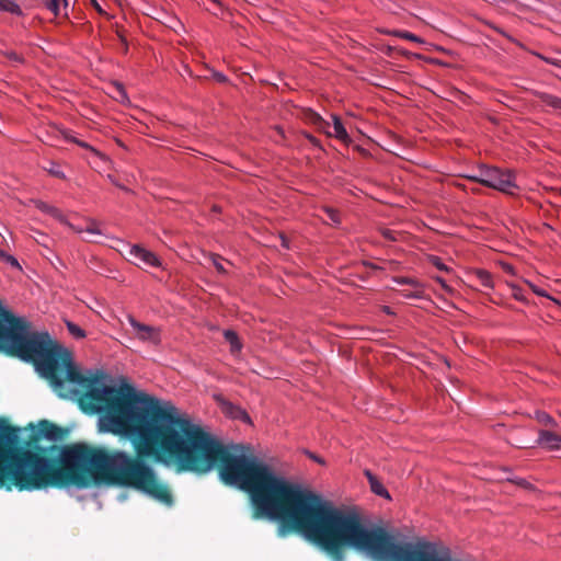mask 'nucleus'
<instances>
[{"instance_id": "nucleus-1", "label": "nucleus", "mask_w": 561, "mask_h": 561, "mask_svg": "<svg viewBox=\"0 0 561 561\" xmlns=\"http://www.w3.org/2000/svg\"><path fill=\"white\" fill-rule=\"evenodd\" d=\"M356 551L374 561H461L449 548L431 541L398 542L380 526L367 527L356 514Z\"/></svg>"}, {"instance_id": "nucleus-2", "label": "nucleus", "mask_w": 561, "mask_h": 561, "mask_svg": "<svg viewBox=\"0 0 561 561\" xmlns=\"http://www.w3.org/2000/svg\"><path fill=\"white\" fill-rule=\"evenodd\" d=\"M468 179L505 194H514L513 191L517 187L510 170H501L495 167H481L478 174L470 175Z\"/></svg>"}, {"instance_id": "nucleus-3", "label": "nucleus", "mask_w": 561, "mask_h": 561, "mask_svg": "<svg viewBox=\"0 0 561 561\" xmlns=\"http://www.w3.org/2000/svg\"><path fill=\"white\" fill-rule=\"evenodd\" d=\"M128 322L133 329L131 334L144 343L159 345L161 342L160 329L139 322L133 316H128Z\"/></svg>"}, {"instance_id": "nucleus-4", "label": "nucleus", "mask_w": 561, "mask_h": 561, "mask_svg": "<svg viewBox=\"0 0 561 561\" xmlns=\"http://www.w3.org/2000/svg\"><path fill=\"white\" fill-rule=\"evenodd\" d=\"M128 255L130 256V260L139 261L148 266L158 267L161 265L160 260L157 257V255L153 252H151L138 244H134V245L129 247Z\"/></svg>"}, {"instance_id": "nucleus-5", "label": "nucleus", "mask_w": 561, "mask_h": 561, "mask_svg": "<svg viewBox=\"0 0 561 561\" xmlns=\"http://www.w3.org/2000/svg\"><path fill=\"white\" fill-rule=\"evenodd\" d=\"M66 434V431L48 420H42L38 422V435L50 440L61 439Z\"/></svg>"}, {"instance_id": "nucleus-6", "label": "nucleus", "mask_w": 561, "mask_h": 561, "mask_svg": "<svg viewBox=\"0 0 561 561\" xmlns=\"http://www.w3.org/2000/svg\"><path fill=\"white\" fill-rule=\"evenodd\" d=\"M537 443L550 450L559 449L561 445V436L549 432V431H540Z\"/></svg>"}, {"instance_id": "nucleus-7", "label": "nucleus", "mask_w": 561, "mask_h": 561, "mask_svg": "<svg viewBox=\"0 0 561 561\" xmlns=\"http://www.w3.org/2000/svg\"><path fill=\"white\" fill-rule=\"evenodd\" d=\"M365 476L368 479L370 490L382 497L390 499L389 492L386 490V488L382 485V483L369 471H365Z\"/></svg>"}, {"instance_id": "nucleus-8", "label": "nucleus", "mask_w": 561, "mask_h": 561, "mask_svg": "<svg viewBox=\"0 0 561 561\" xmlns=\"http://www.w3.org/2000/svg\"><path fill=\"white\" fill-rule=\"evenodd\" d=\"M329 136H334L341 140H346L348 135L343 126V123L339 116L333 115V131L323 129Z\"/></svg>"}, {"instance_id": "nucleus-9", "label": "nucleus", "mask_w": 561, "mask_h": 561, "mask_svg": "<svg viewBox=\"0 0 561 561\" xmlns=\"http://www.w3.org/2000/svg\"><path fill=\"white\" fill-rule=\"evenodd\" d=\"M226 341L230 344L231 353H238L241 351L242 344L238 337V334L232 330H226L224 332Z\"/></svg>"}, {"instance_id": "nucleus-10", "label": "nucleus", "mask_w": 561, "mask_h": 561, "mask_svg": "<svg viewBox=\"0 0 561 561\" xmlns=\"http://www.w3.org/2000/svg\"><path fill=\"white\" fill-rule=\"evenodd\" d=\"M306 119L317 126L319 129L329 128L330 125L325 122L318 113L312 110H308L305 114Z\"/></svg>"}, {"instance_id": "nucleus-11", "label": "nucleus", "mask_w": 561, "mask_h": 561, "mask_svg": "<svg viewBox=\"0 0 561 561\" xmlns=\"http://www.w3.org/2000/svg\"><path fill=\"white\" fill-rule=\"evenodd\" d=\"M537 96L540 99L542 103H545L548 106H551L556 110H561V99L543 92H538Z\"/></svg>"}, {"instance_id": "nucleus-12", "label": "nucleus", "mask_w": 561, "mask_h": 561, "mask_svg": "<svg viewBox=\"0 0 561 561\" xmlns=\"http://www.w3.org/2000/svg\"><path fill=\"white\" fill-rule=\"evenodd\" d=\"M35 204H36V207L39 210H42L43 213H46V214L53 216L54 218L62 220V214L58 208H56L51 205H48L47 203L42 202V201H37Z\"/></svg>"}, {"instance_id": "nucleus-13", "label": "nucleus", "mask_w": 561, "mask_h": 561, "mask_svg": "<svg viewBox=\"0 0 561 561\" xmlns=\"http://www.w3.org/2000/svg\"><path fill=\"white\" fill-rule=\"evenodd\" d=\"M0 10L10 12L15 15L22 14L20 5L13 0H0Z\"/></svg>"}, {"instance_id": "nucleus-14", "label": "nucleus", "mask_w": 561, "mask_h": 561, "mask_svg": "<svg viewBox=\"0 0 561 561\" xmlns=\"http://www.w3.org/2000/svg\"><path fill=\"white\" fill-rule=\"evenodd\" d=\"M474 275L483 287L491 288L493 286V279L489 272L484 270H478L476 271Z\"/></svg>"}, {"instance_id": "nucleus-15", "label": "nucleus", "mask_w": 561, "mask_h": 561, "mask_svg": "<svg viewBox=\"0 0 561 561\" xmlns=\"http://www.w3.org/2000/svg\"><path fill=\"white\" fill-rule=\"evenodd\" d=\"M535 419L538 421V423L545 426L554 427L557 425V422L553 420V417H551L545 411H536Z\"/></svg>"}, {"instance_id": "nucleus-16", "label": "nucleus", "mask_w": 561, "mask_h": 561, "mask_svg": "<svg viewBox=\"0 0 561 561\" xmlns=\"http://www.w3.org/2000/svg\"><path fill=\"white\" fill-rule=\"evenodd\" d=\"M391 34H393L398 37L404 38V39L415 42V43H420V44L424 43V41L421 37L416 36L413 33H410L408 31H393Z\"/></svg>"}, {"instance_id": "nucleus-17", "label": "nucleus", "mask_w": 561, "mask_h": 561, "mask_svg": "<svg viewBox=\"0 0 561 561\" xmlns=\"http://www.w3.org/2000/svg\"><path fill=\"white\" fill-rule=\"evenodd\" d=\"M67 329L69 333L76 339H83L85 336V332L73 322L68 321Z\"/></svg>"}, {"instance_id": "nucleus-18", "label": "nucleus", "mask_w": 561, "mask_h": 561, "mask_svg": "<svg viewBox=\"0 0 561 561\" xmlns=\"http://www.w3.org/2000/svg\"><path fill=\"white\" fill-rule=\"evenodd\" d=\"M398 285H410L412 286L413 288H421V284L419 280L414 279V278H409V277H396L393 279Z\"/></svg>"}, {"instance_id": "nucleus-19", "label": "nucleus", "mask_w": 561, "mask_h": 561, "mask_svg": "<svg viewBox=\"0 0 561 561\" xmlns=\"http://www.w3.org/2000/svg\"><path fill=\"white\" fill-rule=\"evenodd\" d=\"M324 213L327 214L328 218L335 225H339L341 222L340 213L332 208V207H324Z\"/></svg>"}, {"instance_id": "nucleus-20", "label": "nucleus", "mask_w": 561, "mask_h": 561, "mask_svg": "<svg viewBox=\"0 0 561 561\" xmlns=\"http://www.w3.org/2000/svg\"><path fill=\"white\" fill-rule=\"evenodd\" d=\"M210 260L215 266V268L217 270L218 273L220 274H226L227 271L226 268L224 267L222 263H221V256L218 255V254H211L210 255Z\"/></svg>"}, {"instance_id": "nucleus-21", "label": "nucleus", "mask_w": 561, "mask_h": 561, "mask_svg": "<svg viewBox=\"0 0 561 561\" xmlns=\"http://www.w3.org/2000/svg\"><path fill=\"white\" fill-rule=\"evenodd\" d=\"M61 133H62V136L65 137L66 140L75 142V144L79 145L82 148L92 149L87 142L77 139L69 131L64 130Z\"/></svg>"}, {"instance_id": "nucleus-22", "label": "nucleus", "mask_w": 561, "mask_h": 561, "mask_svg": "<svg viewBox=\"0 0 561 561\" xmlns=\"http://www.w3.org/2000/svg\"><path fill=\"white\" fill-rule=\"evenodd\" d=\"M231 410L236 411V412L231 411L233 417L242 419V420H244L247 422L250 421V417H249L248 413L244 410H242L240 408H234V407H231Z\"/></svg>"}, {"instance_id": "nucleus-23", "label": "nucleus", "mask_w": 561, "mask_h": 561, "mask_svg": "<svg viewBox=\"0 0 561 561\" xmlns=\"http://www.w3.org/2000/svg\"><path fill=\"white\" fill-rule=\"evenodd\" d=\"M79 232L85 231L93 234H101L102 232L99 230L98 225L94 221H91L84 229L78 230Z\"/></svg>"}, {"instance_id": "nucleus-24", "label": "nucleus", "mask_w": 561, "mask_h": 561, "mask_svg": "<svg viewBox=\"0 0 561 561\" xmlns=\"http://www.w3.org/2000/svg\"><path fill=\"white\" fill-rule=\"evenodd\" d=\"M47 171L53 176H56V178H59V179H65L64 172L54 163H51V167L49 169H47Z\"/></svg>"}, {"instance_id": "nucleus-25", "label": "nucleus", "mask_w": 561, "mask_h": 561, "mask_svg": "<svg viewBox=\"0 0 561 561\" xmlns=\"http://www.w3.org/2000/svg\"><path fill=\"white\" fill-rule=\"evenodd\" d=\"M402 295L407 298H419L422 295V287L414 288V291L402 290Z\"/></svg>"}, {"instance_id": "nucleus-26", "label": "nucleus", "mask_w": 561, "mask_h": 561, "mask_svg": "<svg viewBox=\"0 0 561 561\" xmlns=\"http://www.w3.org/2000/svg\"><path fill=\"white\" fill-rule=\"evenodd\" d=\"M48 10H50L55 15L59 13V0H50L47 3Z\"/></svg>"}, {"instance_id": "nucleus-27", "label": "nucleus", "mask_w": 561, "mask_h": 561, "mask_svg": "<svg viewBox=\"0 0 561 561\" xmlns=\"http://www.w3.org/2000/svg\"><path fill=\"white\" fill-rule=\"evenodd\" d=\"M432 263L440 271H448V267L440 261L439 257H433Z\"/></svg>"}, {"instance_id": "nucleus-28", "label": "nucleus", "mask_w": 561, "mask_h": 561, "mask_svg": "<svg viewBox=\"0 0 561 561\" xmlns=\"http://www.w3.org/2000/svg\"><path fill=\"white\" fill-rule=\"evenodd\" d=\"M512 481L524 489H534V486L525 479L520 478V479H516V480H512Z\"/></svg>"}, {"instance_id": "nucleus-29", "label": "nucleus", "mask_w": 561, "mask_h": 561, "mask_svg": "<svg viewBox=\"0 0 561 561\" xmlns=\"http://www.w3.org/2000/svg\"><path fill=\"white\" fill-rule=\"evenodd\" d=\"M382 236L390 240V241H396L397 240V237H396V232L392 231V230H389V229H383L382 230Z\"/></svg>"}, {"instance_id": "nucleus-30", "label": "nucleus", "mask_w": 561, "mask_h": 561, "mask_svg": "<svg viewBox=\"0 0 561 561\" xmlns=\"http://www.w3.org/2000/svg\"><path fill=\"white\" fill-rule=\"evenodd\" d=\"M4 262H7L8 264H10L13 267L20 268V264H19L18 260L14 256L10 255V254H8L5 256Z\"/></svg>"}, {"instance_id": "nucleus-31", "label": "nucleus", "mask_w": 561, "mask_h": 561, "mask_svg": "<svg viewBox=\"0 0 561 561\" xmlns=\"http://www.w3.org/2000/svg\"><path fill=\"white\" fill-rule=\"evenodd\" d=\"M307 455L310 459L314 460L316 462L320 463V465H324V460L319 457L318 455L311 453V451H307Z\"/></svg>"}, {"instance_id": "nucleus-32", "label": "nucleus", "mask_w": 561, "mask_h": 561, "mask_svg": "<svg viewBox=\"0 0 561 561\" xmlns=\"http://www.w3.org/2000/svg\"><path fill=\"white\" fill-rule=\"evenodd\" d=\"M118 37H119V41H121V43H122V45H123V51H124V53H127V50H128V46H127V41H126V38H125L121 33H118Z\"/></svg>"}, {"instance_id": "nucleus-33", "label": "nucleus", "mask_w": 561, "mask_h": 561, "mask_svg": "<svg viewBox=\"0 0 561 561\" xmlns=\"http://www.w3.org/2000/svg\"><path fill=\"white\" fill-rule=\"evenodd\" d=\"M90 2H91V4L95 8V10H96L99 13H101V14H104V13H105L96 0H90Z\"/></svg>"}, {"instance_id": "nucleus-34", "label": "nucleus", "mask_w": 561, "mask_h": 561, "mask_svg": "<svg viewBox=\"0 0 561 561\" xmlns=\"http://www.w3.org/2000/svg\"><path fill=\"white\" fill-rule=\"evenodd\" d=\"M280 240H282V245L286 249H289V241L284 234H280Z\"/></svg>"}, {"instance_id": "nucleus-35", "label": "nucleus", "mask_w": 561, "mask_h": 561, "mask_svg": "<svg viewBox=\"0 0 561 561\" xmlns=\"http://www.w3.org/2000/svg\"><path fill=\"white\" fill-rule=\"evenodd\" d=\"M530 287H531L533 291H534V293H536L537 295H539V296H546V293H545L543 290H541V289L537 288L536 286H534V285H531V284H530Z\"/></svg>"}, {"instance_id": "nucleus-36", "label": "nucleus", "mask_w": 561, "mask_h": 561, "mask_svg": "<svg viewBox=\"0 0 561 561\" xmlns=\"http://www.w3.org/2000/svg\"><path fill=\"white\" fill-rule=\"evenodd\" d=\"M9 56L15 61H21V57L16 53H10Z\"/></svg>"}, {"instance_id": "nucleus-37", "label": "nucleus", "mask_w": 561, "mask_h": 561, "mask_svg": "<svg viewBox=\"0 0 561 561\" xmlns=\"http://www.w3.org/2000/svg\"><path fill=\"white\" fill-rule=\"evenodd\" d=\"M216 79H217L218 81H220V82H225V81H226V77H225L224 75H221V73H217V75H216Z\"/></svg>"}, {"instance_id": "nucleus-38", "label": "nucleus", "mask_w": 561, "mask_h": 561, "mask_svg": "<svg viewBox=\"0 0 561 561\" xmlns=\"http://www.w3.org/2000/svg\"><path fill=\"white\" fill-rule=\"evenodd\" d=\"M118 93H119V95H121L123 99H125V98H126V95H125V91H124V89H123L121 85H118Z\"/></svg>"}, {"instance_id": "nucleus-39", "label": "nucleus", "mask_w": 561, "mask_h": 561, "mask_svg": "<svg viewBox=\"0 0 561 561\" xmlns=\"http://www.w3.org/2000/svg\"><path fill=\"white\" fill-rule=\"evenodd\" d=\"M7 255H8V254H7L4 251H2V250L0 249V260L4 261V259H5V256H7Z\"/></svg>"}, {"instance_id": "nucleus-40", "label": "nucleus", "mask_w": 561, "mask_h": 561, "mask_svg": "<svg viewBox=\"0 0 561 561\" xmlns=\"http://www.w3.org/2000/svg\"><path fill=\"white\" fill-rule=\"evenodd\" d=\"M436 279H437V282H439L442 284V286L444 288H446V289L448 288V286L445 284V282L442 278L437 277Z\"/></svg>"}, {"instance_id": "nucleus-41", "label": "nucleus", "mask_w": 561, "mask_h": 561, "mask_svg": "<svg viewBox=\"0 0 561 561\" xmlns=\"http://www.w3.org/2000/svg\"><path fill=\"white\" fill-rule=\"evenodd\" d=\"M108 180H110V182H112V183L116 184V182L114 181V179H113V176H112V175H108Z\"/></svg>"}, {"instance_id": "nucleus-42", "label": "nucleus", "mask_w": 561, "mask_h": 561, "mask_svg": "<svg viewBox=\"0 0 561 561\" xmlns=\"http://www.w3.org/2000/svg\"><path fill=\"white\" fill-rule=\"evenodd\" d=\"M115 185H117V186H118V188L124 190V186L118 185L117 183H116Z\"/></svg>"}, {"instance_id": "nucleus-43", "label": "nucleus", "mask_w": 561, "mask_h": 561, "mask_svg": "<svg viewBox=\"0 0 561 561\" xmlns=\"http://www.w3.org/2000/svg\"><path fill=\"white\" fill-rule=\"evenodd\" d=\"M115 185H117V186H118V188L124 190V186L118 185L117 183H116Z\"/></svg>"}]
</instances>
